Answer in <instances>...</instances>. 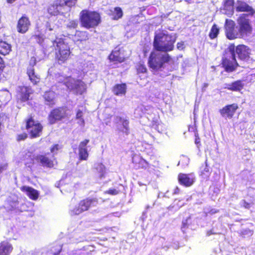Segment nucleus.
Segmentation results:
<instances>
[{"instance_id":"4468645a","label":"nucleus","mask_w":255,"mask_h":255,"mask_svg":"<svg viewBox=\"0 0 255 255\" xmlns=\"http://www.w3.org/2000/svg\"><path fill=\"white\" fill-rule=\"evenodd\" d=\"M239 109V106L237 103H233L225 106L219 110V113L223 118L231 119L235 115Z\"/></svg>"},{"instance_id":"09e8293b","label":"nucleus","mask_w":255,"mask_h":255,"mask_svg":"<svg viewBox=\"0 0 255 255\" xmlns=\"http://www.w3.org/2000/svg\"><path fill=\"white\" fill-rule=\"evenodd\" d=\"M28 137V134L26 132H23L20 134H19L16 136V140L17 141H20L22 140H24Z\"/></svg>"},{"instance_id":"a211bd4d","label":"nucleus","mask_w":255,"mask_h":255,"mask_svg":"<svg viewBox=\"0 0 255 255\" xmlns=\"http://www.w3.org/2000/svg\"><path fill=\"white\" fill-rule=\"evenodd\" d=\"M30 63L32 65V66L27 69L26 73L29 77V80L33 85H36L39 82L40 78L38 75L35 73V70L33 67L36 64V60L34 57H32L31 58Z\"/></svg>"},{"instance_id":"20e7f679","label":"nucleus","mask_w":255,"mask_h":255,"mask_svg":"<svg viewBox=\"0 0 255 255\" xmlns=\"http://www.w3.org/2000/svg\"><path fill=\"white\" fill-rule=\"evenodd\" d=\"M79 20L82 27L90 29L99 25L101 22V16L96 11L84 9L80 13Z\"/></svg>"},{"instance_id":"4d7b16f0","label":"nucleus","mask_w":255,"mask_h":255,"mask_svg":"<svg viewBox=\"0 0 255 255\" xmlns=\"http://www.w3.org/2000/svg\"><path fill=\"white\" fill-rule=\"evenodd\" d=\"M180 192V189L178 186H176L173 191V194L177 195Z\"/></svg>"},{"instance_id":"393cba45","label":"nucleus","mask_w":255,"mask_h":255,"mask_svg":"<svg viewBox=\"0 0 255 255\" xmlns=\"http://www.w3.org/2000/svg\"><path fill=\"white\" fill-rule=\"evenodd\" d=\"M35 160L43 167L51 168L54 166V161L48 157L46 154L37 155L35 157Z\"/></svg>"},{"instance_id":"79ce46f5","label":"nucleus","mask_w":255,"mask_h":255,"mask_svg":"<svg viewBox=\"0 0 255 255\" xmlns=\"http://www.w3.org/2000/svg\"><path fill=\"white\" fill-rule=\"evenodd\" d=\"M78 26V21L77 19L70 20L67 24V28L69 29H76Z\"/></svg>"},{"instance_id":"864d4df0","label":"nucleus","mask_w":255,"mask_h":255,"mask_svg":"<svg viewBox=\"0 0 255 255\" xmlns=\"http://www.w3.org/2000/svg\"><path fill=\"white\" fill-rule=\"evenodd\" d=\"M5 66L2 58L0 56V71H3Z\"/></svg>"},{"instance_id":"680f3d73","label":"nucleus","mask_w":255,"mask_h":255,"mask_svg":"<svg viewBox=\"0 0 255 255\" xmlns=\"http://www.w3.org/2000/svg\"><path fill=\"white\" fill-rule=\"evenodd\" d=\"M16 0H6V2L8 3H12L14 2Z\"/></svg>"},{"instance_id":"9b49d317","label":"nucleus","mask_w":255,"mask_h":255,"mask_svg":"<svg viewBox=\"0 0 255 255\" xmlns=\"http://www.w3.org/2000/svg\"><path fill=\"white\" fill-rule=\"evenodd\" d=\"M221 65L227 73L233 72L240 67L236 57L229 56L228 53L223 54L221 61Z\"/></svg>"},{"instance_id":"052dcab7","label":"nucleus","mask_w":255,"mask_h":255,"mask_svg":"<svg viewBox=\"0 0 255 255\" xmlns=\"http://www.w3.org/2000/svg\"><path fill=\"white\" fill-rule=\"evenodd\" d=\"M69 255H82V254L78 255L77 251H73L70 253Z\"/></svg>"},{"instance_id":"f704fd0d","label":"nucleus","mask_w":255,"mask_h":255,"mask_svg":"<svg viewBox=\"0 0 255 255\" xmlns=\"http://www.w3.org/2000/svg\"><path fill=\"white\" fill-rule=\"evenodd\" d=\"M11 51V46L5 41L0 40V54L5 55Z\"/></svg>"},{"instance_id":"9d476101","label":"nucleus","mask_w":255,"mask_h":255,"mask_svg":"<svg viewBox=\"0 0 255 255\" xmlns=\"http://www.w3.org/2000/svg\"><path fill=\"white\" fill-rule=\"evenodd\" d=\"M225 34L226 38L230 40L243 38L235 22L231 19H226L224 24Z\"/></svg>"},{"instance_id":"f8f14e48","label":"nucleus","mask_w":255,"mask_h":255,"mask_svg":"<svg viewBox=\"0 0 255 255\" xmlns=\"http://www.w3.org/2000/svg\"><path fill=\"white\" fill-rule=\"evenodd\" d=\"M33 93V90L30 86H20L16 91L15 98L17 103H22L30 100V96Z\"/></svg>"},{"instance_id":"2eb2a0df","label":"nucleus","mask_w":255,"mask_h":255,"mask_svg":"<svg viewBox=\"0 0 255 255\" xmlns=\"http://www.w3.org/2000/svg\"><path fill=\"white\" fill-rule=\"evenodd\" d=\"M133 167L135 170H145L149 167L150 164L140 154H134L132 157Z\"/></svg>"},{"instance_id":"8fccbe9b","label":"nucleus","mask_w":255,"mask_h":255,"mask_svg":"<svg viewBox=\"0 0 255 255\" xmlns=\"http://www.w3.org/2000/svg\"><path fill=\"white\" fill-rule=\"evenodd\" d=\"M61 148V146L59 144H54L51 147L50 150L51 153H55Z\"/></svg>"},{"instance_id":"f03ea898","label":"nucleus","mask_w":255,"mask_h":255,"mask_svg":"<svg viewBox=\"0 0 255 255\" xmlns=\"http://www.w3.org/2000/svg\"><path fill=\"white\" fill-rule=\"evenodd\" d=\"M54 49L55 60L61 65L65 63L70 59L72 52L68 43L62 37L56 36L52 41Z\"/></svg>"},{"instance_id":"39448f33","label":"nucleus","mask_w":255,"mask_h":255,"mask_svg":"<svg viewBox=\"0 0 255 255\" xmlns=\"http://www.w3.org/2000/svg\"><path fill=\"white\" fill-rule=\"evenodd\" d=\"M172 58L168 53L162 54L158 51H152L148 59V67L155 71H158L164 68L165 64L169 63Z\"/></svg>"},{"instance_id":"603ef678","label":"nucleus","mask_w":255,"mask_h":255,"mask_svg":"<svg viewBox=\"0 0 255 255\" xmlns=\"http://www.w3.org/2000/svg\"><path fill=\"white\" fill-rule=\"evenodd\" d=\"M188 131L189 132H195V134L196 133H197V127L195 124H194L193 125H190L188 127Z\"/></svg>"},{"instance_id":"bb28decb","label":"nucleus","mask_w":255,"mask_h":255,"mask_svg":"<svg viewBox=\"0 0 255 255\" xmlns=\"http://www.w3.org/2000/svg\"><path fill=\"white\" fill-rule=\"evenodd\" d=\"M89 38V34L86 31L77 30L73 35V39L75 43H82L88 40Z\"/></svg>"},{"instance_id":"412c9836","label":"nucleus","mask_w":255,"mask_h":255,"mask_svg":"<svg viewBox=\"0 0 255 255\" xmlns=\"http://www.w3.org/2000/svg\"><path fill=\"white\" fill-rule=\"evenodd\" d=\"M110 61L114 64H119L124 62L126 58L122 55L120 48H116L112 50L108 56Z\"/></svg>"},{"instance_id":"cd10ccee","label":"nucleus","mask_w":255,"mask_h":255,"mask_svg":"<svg viewBox=\"0 0 255 255\" xmlns=\"http://www.w3.org/2000/svg\"><path fill=\"white\" fill-rule=\"evenodd\" d=\"M244 87L243 81L241 80H238L231 83L226 84L225 89L232 91L240 92L244 88Z\"/></svg>"},{"instance_id":"f3484780","label":"nucleus","mask_w":255,"mask_h":255,"mask_svg":"<svg viewBox=\"0 0 255 255\" xmlns=\"http://www.w3.org/2000/svg\"><path fill=\"white\" fill-rule=\"evenodd\" d=\"M115 124L117 125V130L119 132L122 131L126 135L129 133V121L125 119L121 116H116L115 118Z\"/></svg>"},{"instance_id":"b1692460","label":"nucleus","mask_w":255,"mask_h":255,"mask_svg":"<svg viewBox=\"0 0 255 255\" xmlns=\"http://www.w3.org/2000/svg\"><path fill=\"white\" fill-rule=\"evenodd\" d=\"M234 0H224L222 5L223 13L229 17H231L234 13Z\"/></svg>"},{"instance_id":"6e6d98bb","label":"nucleus","mask_w":255,"mask_h":255,"mask_svg":"<svg viewBox=\"0 0 255 255\" xmlns=\"http://www.w3.org/2000/svg\"><path fill=\"white\" fill-rule=\"evenodd\" d=\"M34 37L35 39H38L41 43H42L44 41L43 38L40 35H34Z\"/></svg>"},{"instance_id":"0e129e2a","label":"nucleus","mask_w":255,"mask_h":255,"mask_svg":"<svg viewBox=\"0 0 255 255\" xmlns=\"http://www.w3.org/2000/svg\"><path fill=\"white\" fill-rule=\"evenodd\" d=\"M210 233H208V235H210L211 234H212L213 233L211 232V231H210Z\"/></svg>"},{"instance_id":"4be33fe9","label":"nucleus","mask_w":255,"mask_h":255,"mask_svg":"<svg viewBox=\"0 0 255 255\" xmlns=\"http://www.w3.org/2000/svg\"><path fill=\"white\" fill-rule=\"evenodd\" d=\"M90 142L88 139H85L81 141L79 145V159L80 160H87L89 157V153L87 145Z\"/></svg>"},{"instance_id":"72a5a7b5","label":"nucleus","mask_w":255,"mask_h":255,"mask_svg":"<svg viewBox=\"0 0 255 255\" xmlns=\"http://www.w3.org/2000/svg\"><path fill=\"white\" fill-rule=\"evenodd\" d=\"M76 80L72 78L71 76H66L64 77L63 81L61 82L59 81V83L65 85L69 89L72 90L76 82Z\"/></svg>"},{"instance_id":"e433bc0d","label":"nucleus","mask_w":255,"mask_h":255,"mask_svg":"<svg viewBox=\"0 0 255 255\" xmlns=\"http://www.w3.org/2000/svg\"><path fill=\"white\" fill-rule=\"evenodd\" d=\"M219 28L218 27V25L214 23L212 25L209 33V36L210 38L211 39H214L217 37L219 34Z\"/></svg>"},{"instance_id":"a18cd8bd","label":"nucleus","mask_w":255,"mask_h":255,"mask_svg":"<svg viewBox=\"0 0 255 255\" xmlns=\"http://www.w3.org/2000/svg\"><path fill=\"white\" fill-rule=\"evenodd\" d=\"M254 204V203L253 201L248 202L245 200H243L242 201L241 206L245 209H250Z\"/></svg>"},{"instance_id":"c756f323","label":"nucleus","mask_w":255,"mask_h":255,"mask_svg":"<svg viewBox=\"0 0 255 255\" xmlns=\"http://www.w3.org/2000/svg\"><path fill=\"white\" fill-rule=\"evenodd\" d=\"M112 91L116 96L125 95L127 92V85L126 83L115 84L112 87Z\"/></svg>"},{"instance_id":"a878e982","label":"nucleus","mask_w":255,"mask_h":255,"mask_svg":"<svg viewBox=\"0 0 255 255\" xmlns=\"http://www.w3.org/2000/svg\"><path fill=\"white\" fill-rule=\"evenodd\" d=\"M20 190L26 194L28 198L35 201L39 197V192L34 188L27 186H22L20 188Z\"/></svg>"},{"instance_id":"0eeeda50","label":"nucleus","mask_w":255,"mask_h":255,"mask_svg":"<svg viewBox=\"0 0 255 255\" xmlns=\"http://www.w3.org/2000/svg\"><path fill=\"white\" fill-rule=\"evenodd\" d=\"M247 13L240 14L237 19L238 26L243 38L251 35L253 31L252 22Z\"/></svg>"},{"instance_id":"37998d69","label":"nucleus","mask_w":255,"mask_h":255,"mask_svg":"<svg viewBox=\"0 0 255 255\" xmlns=\"http://www.w3.org/2000/svg\"><path fill=\"white\" fill-rule=\"evenodd\" d=\"M253 231L250 229H243L241 231L240 233V236L242 237L245 238L246 237L251 236L253 235Z\"/></svg>"},{"instance_id":"13d9d810","label":"nucleus","mask_w":255,"mask_h":255,"mask_svg":"<svg viewBox=\"0 0 255 255\" xmlns=\"http://www.w3.org/2000/svg\"><path fill=\"white\" fill-rule=\"evenodd\" d=\"M195 135V144H198L200 143V138H199L197 133H196Z\"/></svg>"},{"instance_id":"7ed1b4c3","label":"nucleus","mask_w":255,"mask_h":255,"mask_svg":"<svg viewBox=\"0 0 255 255\" xmlns=\"http://www.w3.org/2000/svg\"><path fill=\"white\" fill-rule=\"evenodd\" d=\"M77 0H54L47 8L50 16L64 15L76 5Z\"/></svg>"},{"instance_id":"6e6552de","label":"nucleus","mask_w":255,"mask_h":255,"mask_svg":"<svg viewBox=\"0 0 255 255\" xmlns=\"http://www.w3.org/2000/svg\"><path fill=\"white\" fill-rule=\"evenodd\" d=\"M99 202V199L97 197L90 198L87 197L80 200L77 206L71 211L72 215H78L82 213L87 211L92 207L96 206Z\"/></svg>"},{"instance_id":"7c9ffc66","label":"nucleus","mask_w":255,"mask_h":255,"mask_svg":"<svg viewBox=\"0 0 255 255\" xmlns=\"http://www.w3.org/2000/svg\"><path fill=\"white\" fill-rule=\"evenodd\" d=\"M13 250L12 245L6 241L0 243V255H10Z\"/></svg>"},{"instance_id":"ddd939ff","label":"nucleus","mask_w":255,"mask_h":255,"mask_svg":"<svg viewBox=\"0 0 255 255\" xmlns=\"http://www.w3.org/2000/svg\"><path fill=\"white\" fill-rule=\"evenodd\" d=\"M236 52L238 58L244 62L251 60V49L244 44H239L236 47Z\"/></svg>"},{"instance_id":"bf43d9fd","label":"nucleus","mask_w":255,"mask_h":255,"mask_svg":"<svg viewBox=\"0 0 255 255\" xmlns=\"http://www.w3.org/2000/svg\"><path fill=\"white\" fill-rule=\"evenodd\" d=\"M6 165L0 164V173H1L4 169H5Z\"/></svg>"},{"instance_id":"c03bdc74","label":"nucleus","mask_w":255,"mask_h":255,"mask_svg":"<svg viewBox=\"0 0 255 255\" xmlns=\"http://www.w3.org/2000/svg\"><path fill=\"white\" fill-rule=\"evenodd\" d=\"M180 200L175 199L174 201V203L172 205H170L168 207V209H171L175 208L176 209H179L183 206V204H178V203L180 202Z\"/></svg>"},{"instance_id":"e2e57ef3","label":"nucleus","mask_w":255,"mask_h":255,"mask_svg":"<svg viewBox=\"0 0 255 255\" xmlns=\"http://www.w3.org/2000/svg\"><path fill=\"white\" fill-rule=\"evenodd\" d=\"M210 233H208V235H210L211 234H212L213 233L211 232V231H210Z\"/></svg>"},{"instance_id":"49530a36","label":"nucleus","mask_w":255,"mask_h":255,"mask_svg":"<svg viewBox=\"0 0 255 255\" xmlns=\"http://www.w3.org/2000/svg\"><path fill=\"white\" fill-rule=\"evenodd\" d=\"M229 50L230 52L229 54V56H234L236 57V47L234 43L231 44L228 47Z\"/></svg>"},{"instance_id":"3c124183","label":"nucleus","mask_w":255,"mask_h":255,"mask_svg":"<svg viewBox=\"0 0 255 255\" xmlns=\"http://www.w3.org/2000/svg\"><path fill=\"white\" fill-rule=\"evenodd\" d=\"M83 117V112L80 110H78L76 113V118L77 119L82 120V122H84Z\"/></svg>"},{"instance_id":"c9c22d12","label":"nucleus","mask_w":255,"mask_h":255,"mask_svg":"<svg viewBox=\"0 0 255 255\" xmlns=\"http://www.w3.org/2000/svg\"><path fill=\"white\" fill-rule=\"evenodd\" d=\"M95 169L97 173L99 174L100 178L104 177L106 173V167L105 165L101 162L97 163L95 165Z\"/></svg>"},{"instance_id":"69168bd1","label":"nucleus","mask_w":255,"mask_h":255,"mask_svg":"<svg viewBox=\"0 0 255 255\" xmlns=\"http://www.w3.org/2000/svg\"><path fill=\"white\" fill-rule=\"evenodd\" d=\"M49 29V30H52V28H50Z\"/></svg>"},{"instance_id":"aec40b11","label":"nucleus","mask_w":255,"mask_h":255,"mask_svg":"<svg viewBox=\"0 0 255 255\" xmlns=\"http://www.w3.org/2000/svg\"><path fill=\"white\" fill-rule=\"evenodd\" d=\"M238 12H248V16H253L255 15V9L246 2L244 1H238V5L236 8Z\"/></svg>"},{"instance_id":"2f4dec72","label":"nucleus","mask_w":255,"mask_h":255,"mask_svg":"<svg viewBox=\"0 0 255 255\" xmlns=\"http://www.w3.org/2000/svg\"><path fill=\"white\" fill-rule=\"evenodd\" d=\"M63 250V244L57 242L53 243L50 246L49 252L52 255H60Z\"/></svg>"},{"instance_id":"dca6fc26","label":"nucleus","mask_w":255,"mask_h":255,"mask_svg":"<svg viewBox=\"0 0 255 255\" xmlns=\"http://www.w3.org/2000/svg\"><path fill=\"white\" fill-rule=\"evenodd\" d=\"M31 25V22L28 17L23 15L17 21L16 28L18 33L24 34L27 32Z\"/></svg>"},{"instance_id":"6ab92c4d","label":"nucleus","mask_w":255,"mask_h":255,"mask_svg":"<svg viewBox=\"0 0 255 255\" xmlns=\"http://www.w3.org/2000/svg\"><path fill=\"white\" fill-rule=\"evenodd\" d=\"M179 183L185 187L192 186L195 182V177L192 173L185 174L180 173L178 175Z\"/></svg>"},{"instance_id":"de8ad7c7","label":"nucleus","mask_w":255,"mask_h":255,"mask_svg":"<svg viewBox=\"0 0 255 255\" xmlns=\"http://www.w3.org/2000/svg\"><path fill=\"white\" fill-rule=\"evenodd\" d=\"M121 192L120 190H117L116 189H109V190L106 191L105 192V194H108L111 195H116L119 194Z\"/></svg>"},{"instance_id":"58836bf2","label":"nucleus","mask_w":255,"mask_h":255,"mask_svg":"<svg viewBox=\"0 0 255 255\" xmlns=\"http://www.w3.org/2000/svg\"><path fill=\"white\" fill-rule=\"evenodd\" d=\"M210 169L207 164V160H206L204 164L202 165L200 168V175L203 177H207L210 175Z\"/></svg>"},{"instance_id":"4c0bfd02","label":"nucleus","mask_w":255,"mask_h":255,"mask_svg":"<svg viewBox=\"0 0 255 255\" xmlns=\"http://www.w3.org/2000/svg\"><path fill=\"white\" fill-rule=\"evenodd\" d=\"M82 255H91L96 252L95 247L93 245H87L83 247Z\"/></svg>"},{"instance_id":"5701e85b","label":"nucleus","mask_w":255,"mask_h":255,"mask_svg":"<svg viewBox=\"0 0 255 255\" xmlns=\"http://www.w3.org/2000/svg\"><path fill=\"white\" fill-rule=\"evenodd\" d=\"M56 93L52 90H48L45 92L43 95L45 104L50 107H52L55 105L56 103Z\"/></svg>"},{"instance_id":"f257e3e1","label":"nucleus","mask_w":255,"mask_h":255,"mask_svg":"<svg viewBox=\"0 0 255 255\" xmlns=\"http://www.w3.org/2000/svg\"><path fill=\"white\" fill-rule=\"evenodd\" d=\"M176 34H169L162 29H159L154 36L153 46L154 49L158 52L167 53L174 48L176 41Z\"/></svg>"},{"instance_id":"423d86ee","label":"nucleus","mask_w":255,"mask_h":255,"mask_svg":"<svg viewBox=\"0 0 255 255\" xmlns=\"http://www.w3.org/2000/svg\"><path fill=\"white\" fill-rule=\"evenodd\" d=\"M25 128L30 138H36L41 135L43 127L39 122L35 121L33 116H28L25 120Z\"/></svg>"},{"instance_id":"1a4fd4ad","label":"nucleus","mask_w":255,"mask_h":255,"mask_svg":"<svg viewBox=\"0 0 255 255\" xmlns=\"http://www.w3.org/2000/svg\"><path fill=\"white\" fill-rule=\"evenodd\" d=\"M69 110L66 106L58 107L53 109L49 113L47 119L51 125L69 117Z\"/></svg>"},{"instance_id":"5fc2aeb1","label":"nucleus","mask_w":255,"mask_h":255,"mask_svg":"<svg viewBox=\"0 0 255 255\" xmlns=\"http://www.w3.org/2000/svg\"><path fill=\"white\" fill-rule=\"evenodd\" d=\"M176 46L177 48L180 50H182L184 48V42L183 41L178 42Z\"/></svg>"},{"instance_id":"473e14b6","label":"nucleus","mask_w":255,"mask_h":255,"mask_svg":"<svg viewBox=\"0 0 255 255\" xmlns=\"http://www.w3.org/2000/svg\"><path fill=\"white\" fill-rule=\"evenodd\" d=\"M109 15L112 19L117 20L123 17V12L121 7L117 6L115 7L113 10H110Z\"/></svg>"},{"instance_id":"ea45409f","label":"nucleus","mask_w":255,"mask_h":255,"mask_svg":"<svg viewBox=\"0 0 255 255\" xmlns=\"http://www.w3.org/2000/svg\"><path fill=\"white\" fill-rule=\"evenodd\" d=\"M135 69L138 75L147 73V69L143 63H138L135 66Z\"/></svg>"},{"instance_id":"a19ab883","label":"nucleus","mask_w":255,"mask_h":255,"mask_svg":"<svg viewBox=\"0 0 255 255\" xmlns=\"http://www.w3.org/2000/svg\"><path fill=\"white\" fill-rule=\"evenodd\" d=\"M9 100V95L6 91H0V102L6 103Z\"/></svg>"},{"instance_id":"c85d7f7f","label":"nucleus","mask_w":255,"mask_h":255,"mask_svg":"<svg viewBox=\"0 0 255 255\" xmlns=\"http://www.w3.org/2000/svg\"><path fill=\"white\" fill-rule=\"evenodd\" d=\"M86 84L81 80L77 79L72 90L77 95H82L86 91Z\"/></svg>"}]
</instances>
